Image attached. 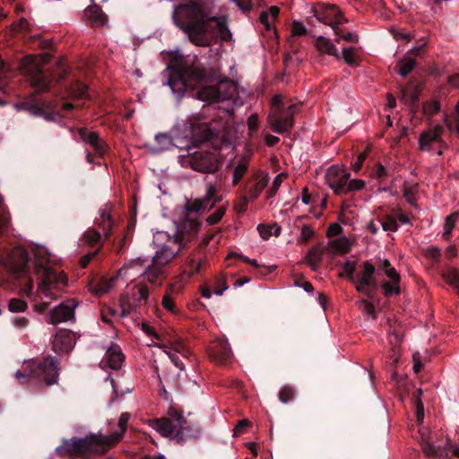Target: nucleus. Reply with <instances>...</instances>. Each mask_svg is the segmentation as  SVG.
<instances>
[{
	"label": "nucleus",
	"mask_w": 459,
	"mask_h": 459,
	"mask_svg": "<svg viewBox=\"0 0 459 459\" xmlns=\"http://www.w3.org/2000/svg\"><path fill=\"white\" fill-rule=\"evenodd\" d=\"M124 361V355L117 346L110 347L103 359L100 365L103 368H108L111 369H118Z\"/></svg>",
	"instance_id": "412c9836"
},
{
	"label": "nucleus",
	"mask_w": 459,
	"mask_h": 459,
	"mask_svg": "<svg viewBox=\"0 0 459 459\" xmlns=\"http://www.w3.org/2000/svg\"><path fill=\"white\" fill-rule=\"evenodd\" d=\"M419 94L416 90L406 89L403 91L402 100L406 105H413L418 101Z\"/></svg>",
	"instance_id": "49530a36"
},
{
	"label": "nucleus",
	"mask_w": 459,
	"mask_h": 459,
	"mask_svg": "<svg viewBox=\"0 0 459 459\" xmlns=\"http://www.w3.org/2000/svg\"><path fill=\"white\" fill-rule=\"evenodd\" d=\"M163 264H158L154 262V259L152 258V264L148 266H144L143 264V275L145 276L146 280L150 283H157L160 281V280L163 277Z\"/></svg>",
	"instance_id": "a878e982"
},
{
	"label": "nucleus",
	"mask_w": 459,
	"mask_h": 459,
	"mask_svg": "<svg viewBox=\"0 0 459 459\" xmlns=\"http://www.w3.org/2000/svg\"><path fill=\"white\" fill-rule=\"evenodd\" d=\"M78 302L74 299H67L55 307L49 314V323L56 325L74 318V310Z\"/></svg>",
	"instance_id": "ddd939ff"
},
{
	"label": "nucleus",
	"mask_w": 459,
	"mask_h": 459,
	"mask_svg": "<svg viewBox=\"0 0 459 459\" xmlns=\"http://www.w3.org/2000/svg\"><path fill=\"white\" fill-rule=\"evenodd\" d=\"M365 183L359 179L348 180L345 191L359 190L364 186Z\"/></svg>",
	"instance_id": "680f3d73"
},
{
	"label": "nucleus",
	"mask_w": 459,
	"mask_h": 459,
	"mask_svg": "<svg viewBox=\"0 0 459 459\" xmlns=\"http://www.w3.org/2000/svg\"><path fill=\"white\" fill-rule=\"evenodd\" d=\"M315 48L321 54L334 56L338 60L341 59L340 53L338 52L336 47L328 38L323 36L316 37L315 40Z\"/></svg>",
	"instance_id": "393cba45"
},
{
	"label": "nucleus",
	"mask_w": 459,
	"mask_h": 459,
	"mask_svg": "<svg viewBox=\"0 0 459 459\" xmlns=\"http://www.w3.org/2000/svg\"><path fill=\"white\" fill-rule=\"evenodd\" d=\"M442 127L435 126L432 128L423 131L419 137V147L422 152L437 151L438 155L442 154L443 141L441 138Z\"/></svg>",
	"instance_id": "9b49d317"
},
{
	"label": "nucleus",
	"mask_w": 459,
	"mask_h": 459,
	"mask_svg": "<svg viewBox=\"0 0 459 459\" xmlns=\"http://www.w3.org/2000/svg\"><path fill=\"white\" fill-rule=\"evenodd\" d=\"M149 296L147 287L143 285L134 286L130 293L123 295L120 298L121 316H125L131 313L134 308L146 301Z\"/></svg>",
	"instance_id": "9d476101"
},
{
	"label": "nucleus",
	"mask_w": 459,
	"mask_h": 459,
	"mask_svg": "<svg viewBox=\"0 0 459 459\" xmlns=\"http://www.w3.org/2000/svg\"><path fill=\"white\" fill-rule=\"evenodd\" d=\"M359 307L370 316H375V307L370 302L362 300Z\"/></svg>",
	"instance_id": "338daca9"
},
{
	"label": "nucleus",
	"mask_w": 459,
	"mask_h": 459,
	"mask_svg": "<svg viewBox=\"0 0 459 459\" xmlns=\"http://www.w3.org/2000/svg\"><path fill=\"white\" fill-rule=\"evenodd\" d=\"M211 16L203 13L200 9L195 11V18L185 27L188 39L200 47L209 46L210 40L206 33L210 30Z\"/></svg>",
	"instance_id": "20e7f679"
},
{
	"label": "nucleus",
	"mask_w": 459,
	"mask_h": 459,
	"mask_svg": "<svg viewBox=\"0 0 459 459\" xmlns=\"http://www.w3.org/2000/svg\"><path fill=\"white\" fill-rule=\"evenodd\" d=\"M218 166L217 158L210 153H195L192 160L193 169L204 173H213Z\"/></svg>",
	"instance_id": "f3484780"
},
{
	"label": "nucleus",
	"mask_w": 459,
	"mask_h": 459,
	"mask_svg": "<svg viewBox=\"0 0 459 459\" xmlns=\"http://www.w3.org/2000/svg\"><path fill=\"white\" fill-rule=\"evenodd\" d=\"M212 22H215L218 32L222 40H229L231 37L230 31L228 28V20L225 16L215 17L211 16Z\"/></svg>",
	"instance_id": "2f4dec72"
},
{
	"label": "nucleus",
	"mask_w": 459,
	"mask_h": 459,
	"mask_svg": "<svg viewBox=\"0 0 459 459\" xmlns=\"http://www.w3.org/2000/svg\"><path fill=\"white\" fill-rule=\"evenodd\" d=\"M117 286V277L114 275L109 279L100 278L99 280L91 281L89 284V290L96 296H101L108 293L111 290L116 289Z\"/></svg>",
	"instance_id": "aec40b11"
},
{
	"label": "nucleus",
	"mask_w": 459,
	"mask_h": 459,
	"mask_svg": "<svg viewBox=\"0 0 459 459\" xmlns=\"http://www.w3.org/2000/svg\"><path fill=\"white\" fill-rule=\"evenodd\" d=\"M161 305L167 311L172 314L177 312L175 301L169 294H166L163 296Z\"/></svg>",
	"instance_id": "603ef678"
},
{
	"label": "nucleus",
	"mask_w": 459,
	"mask_h": 459,
	"mask_svg": "<svg viewBox=\"0 0 459 459\" xmlns=\"http://www.w3.org/2000/svg\"><path fill=\"white\" fill-rule=\"evenodd\" d=\"M248 163L245 160H239L234 168L232 183L237 185L240 182L247 170Z\"/></svg>",
	"instance_id": "58836bf2"
},
{
	"label": "nucleus",
	"mask_w": 459,
	"mask_h": 459,
	"mask_svg": "<svg viewBox=\"0 0 459 459\" xmlns=\"http://www.w3.org/2000/svg\"><path fill=\"white\" fill-rule=\"evenodd\" d=\"M149 425L163 437H178L186 429V422L178 411H175V420L154 419L150 420Z\"/></svg>",
	"instance_id": "6e6552de"
},
{
	"label": "nucleus",
	"mask_w": 459,
	"mask_h": 459,
	"mask_svg": "<svg viewBox=\"0 0 459 459\" xmlns=\"http://www.w3.org/2000/svg\"><path fill=\"white\" fill-rule=\"evenodd\" d=\"M425 255L429 258H431L433 260H438L441 255V253H440V250L437 247L431 246V247L426 248Z\"/></svg>",
	"instance_id": "0e129e2a"
},
{
	"label": "nucleus",
	"mask_w": 459,
	"mask_h": 459,
	"mask_svg": "<svg viewBox=\"0 0 459 459\" xmlns=\"http://www.w3.org/2000/svg\"><path fill=\"white\" fill-rule=\"evenodd\" d=\"M83 238L90 245H95L101 239V233L94 229H89L84 232Z\"/></svg>",
	"instance_id": "de8ad7c7"
},
{
	"label": "nucleus",
	"mask_w": 459,
	"mask_h": 459,
	"mask_svg": "<svg viewBox=\"0 0 459 459\" xmlns=\"http://www.w3.org/2000/svg\"><path fill=\"white\" fill-rule=\"evenodd\" d=\"M196 213L186 210L185 218L178 226L173 239L174 244L179 245V247H189L196 238L201 227Z\"/></svg>",
	"instance_id": "7ed1b4c3"
},
{
	"label": "nucleus",
	"mask_w": 459,
	"mask_h": 459,
	"mask_svg": "<svg viewBox=\"0 0 459 459\" xmlns=\"http://www.w3.org/2000/svg\"><path fill=\"white\" fill-rule=\"evenodd\" d=\"M21 255V262L19 264V270H22L25 263L29 260L28 254L22 248H15L12 254V256Z\"/></svg>",
	"instance_id": "bf43d9fd"
},
{
	"label": "nucleus",
	"mask_w": 459,
	"mask_h": 459,
	"mask_svg": "<svg viewBox=\"0 0 459 459\" xmlns=\"http://www.w3.org/2000/svg\"><path fill=\"white\" fill-rule=\"evenodd\" d=\"M350 174L343 166L333 165L325 172L326 184L335 194L345 192Z\"/></svg>",
	"instance_id": "f8f14e48"
},
{
	"label": "nucleus",
	"mask_w": 459,
	"mask_h": 459,
	"mask_svg": "<svg viewBox=\"0 0 459 459\" xmlns=\"http://www.w3.org/2000/svg\"><path fill=\"white\" fill-rule=\"evenodd\" d=\"M382 228L385 231H391L394 232L398 229V225L396 221L391 217L387 216L382 222H381Z\"/></svg>",
	"instance_id": "864d4df0"
},
{
	"label": "nucleus",
	"mask_w": 459,
	"mask_h": 459,
	"mask_svg": "<svg viewBox=\"0 0 459 459\" xmlns=\"http://www.w3.org/2000/svg\"><path fill=\"white\" fill-rule=\"evenodd\" d=\"M423 49V46L412 48L409 50L403 58L398 64V73L402 76H406L415 66V56Z\"/></svg>",
	"instance_id": "4be33fe9"
},
{
	"label": "nucleus",
	"mask_w": 459,
	"mask_h": 459,
	"mask_svg": "<svg viewBox=\"0 0 459 459\" xmlns=\"http://www.w3.org/2000/svg\"><path fill=\"white\" fill-rule=\"evenodd\" d=\"M36 274L38 276L37 294L48 301L37 304L35 310L43 313L50 302L57 299L65 291L69 280L63 271L41 264H38Z\"/></svg>",
	"instance_id": "f257e3e1"
},
{
	"label": "nucleus",
	"mask_w": 459,
	"mask_h": 459,
	"mask_svg": "<svg viewBox=\"0 0 459 459\" xmlns=\"http://www.w3.org/2000/svg\"><path fill=\"white\" fill-rule=\"evenodd\" d=\"M341 59L349 65H355L359 57V48L355 47L345 48L340 54Z\"/></svg>",
	"instance_id": "f704fd0d"
},
{
	"label": "nucleus",
	"mask_w": 459,
	"mask_h": 459,
	"mask_svg": "<svg viewBox=\"0 0 459 459\" xmlns=\"http://www.w3.org/2000/svg\"><path fill=\"white\" fill-rule=\"evenodd\" d=\"M329 246L333 252L342 255L351 251L352 241L347 237L342 236L330 241Z\"/></svg>",
	"instance_id": "c85d7f7f"
},
{
	"label": "nucleus",
	"mask_w": 459,
	"mask_h": 459,
	"mask_svg": "<svg viewBox=\"0 0 459 459\" xmlns=\"http://www.w3.org/2000/svg\"><path fill=\"white\" fill-rule=\"evenodd\" d=\"M49 60L48 54L40 56H28L25 61V73L30 77L31 86L38 91H45L49 89L50 81L43 74L40 66Z\"/></svg>",
	"instance_id": "39448f33"
},
{
	"label": "nucleus",
	"mask_w": 459,
	"mask_h": 459,
	"mask_svg": "<svg viewBox=\"0 0 459 459\" xmlns=\"http://www.w3.org/2000/svg\"><path fill=\"white\" fill-rule=\"evenodd\" d=\"M101 431L98 434H91L82 438H72L65 441L63 449L70 455H82L88 453L104 452L110 447Z\"/></svg>",
	"instance_id": "f03ea898"
},
{
	"label": "nucleus",
	"mask_w": 459,
	"mask_h": 459,
	"mask_svg": "<svg viewBox=\"0 0 459 459\" xmlns=\"http://www.w3.org/2000/svg\"><path fill=\"white\" fill-rule=\"evenodd\" d=\"M181 248L182 247H179V245L174 244L173 238H169L168 242L160 246V247L156 251L155 255L153 256L154 262L165 266L175 258Z\"/></svg>",
	"instance_id": "a211bd4d"
},
{
	"label": "nucleus",
	"mask_w": 459,
	"mask_h": 459,
	"mask_svg": "<svg viewBox=\"0 0 459 459\" xmlns=\"http://www.w3.org/2000/svg\"><path fill=\"white\" fill-rule=\"evenodd\" d=\"M76 342L75 333L67 329H60L56 332L53 340V349L56 352H69Z\"/></svg>",
	"instance_id": "dca6fc26"
},
{
	"label": "nucleus",
	"mask_w": 459,
	"mask_h": 459,
	"mask_svg": "<svg viewBox=\"0 0 459 459\" xmlns=\"http://www.w3.org/2000/svg\"><path fill=\"white\" fill-rule=\"evenodd\" d=\"M212 349L215 356L223 360L229 359L232 355L230 344L226 341L216 342Z\"/></svg>",
	"instance_id": "473e14b6"
},
{
	"label": "nucleus",
	"mask_w": 459,
	"mask_h": 459,
	"mask_svg": "<svg viewBox=\"0 0 459 459\" xmlns=\"http://www.w3.org/2000/svg\"><path fill=\"white\" fill-rule=\"evenodd\" d=\"M324 254V248L318 245L308 250L305 261L311 267L312 270H317Z\"/></svg>",
	"instance_id": "c756f323"
},
{
	"label": "nucleus",
	"mask_w": 459,
	"mask_h": 459,
	"mask_svg": "<svg viewBox=\"0 0 459 459\" xmlns=\"http://www.w3.org/2000/svg\"><path fill=\"white\" fill-rule=\"evenodd\" d=\"M375 266L369 263L365 262L363 264V270L359 273L358 280L353 282L356 285V290L359 292L368 294L369 289H376L377 284L374 278Z\"/></svg>",
	"instance_id": "2eb2a0df"
},
{
	"label": "nucleus",
	"mask_w": 459,
	"mask_h": 459,
	"mask_svg": "<svg viewBox=\"0 0 459 459\" xmlns=\"http://www.w3.org/2000/svg\"><path fill=\"white\" fill-rule=\"evenodd\" d=\"M8 308L13 313L24 312L27 309V303L20 299H12L9 301Z\"/></svg>",
	"instance_id": "a18cd8bd"
},
{
	"label": "nucleus",
	"mask_w": 459,
	"mask_h": 459,
	"mask_svg": "<svg viewBox=\"0 0 459 459\" xmlns=\"http://www.w3.org/2000/svg\"><path fill=\"white\" fill-rule=\"evenodd\" d=\"M445 281L451 285L459 294V269L455 267L448 268L443 274Z\"/></svg>",
	"instance_id": "72a5a7b5"
},
{
	"label": "nucleus",
	"mask_w": 459,
	"mask_h": 459,
	"mask_svg": "<svg viewBox=\"0 0 459 459\" xmlns=\"http://www.w3.org/2000/svg\"><path fill=\"white\" fill-rule=\"evenodd\" d=\"M10 217L8 213L5 212L4 207L3 205V201L0 198V229L4 230L9 224Z\"/></svg>",
	"instance_id": "13d9d810"
},
{
	"label": "nucleus",
	"mask_w": 459,
	"mask_h": 459,
	"mask_svg": "<svg viewBox=\"0 0 459 459\" xmlns=\"http://www.w3.org/2000/svg\"><path fill=\"white\" fill-rule=\"evenodd\" d=\"M278 396L282 403H287L294 399L295 389L290 385H285L280 388Z\"/></svg>",
	"instance_id": "a19ab883"
},
{
	"label": "nucleus",
	"mask_w": 459,
	"mask_h": 459,
	"mask_svg": "<svg viewBox=\"0 0 459 459\" xmlns=\"http://www.w3.org/2000/svg\"><path fill=\"white\" fill-rule=\"evenodd\" d=\"M75 99H82L87 97V86L82 82H77L72 89V93Z\"/></svg>",
	"instance_id": "3c124183"
},
{
	"label": "nucleus",
	"mask_w": 459,
	"mask_h": 459,
	"mask_svg": "<svg viewBox=\"0 0 459 459\" xmlns=\"http://www.w3.org/2000/svg\"><path fill=\"white\" fill-rule=\"evenodd\" d=\"M85 15L93 25H104L108 17L98 5L90 6L85 11Z\"/></svg>",
	"instance_id": "cd10ccee"
},
{
	"label": "nucleus",
	"mask_w": 459,
	"mask_h": 459,
	"mask_svg": "<svg viewBox=\"0 0 459 459\" xmlns=\"http://www.w3.org/2000/svg\"><path fill=\"white\" fill-rule=\"evenodd\" d=\"M342 228L338 223H333L327 230V236L329 238L341 234Z\"/></svg>",
	"instance_id": "774afa93"
},
{
	"label": "nucleus",
	"mask_w": 459,
	"mask_h": 459,
	"mask_svg": "<svg viewBox=\"0 0 459 459\" xmlns=\"http://www.w3.org/2000/svg\"><path fill=\"white\" fill-rule=\"evenodd\" d=\"M81 139L86 143L92 146L93 150L99 154L102 155L104 152L103 144L100 140V136L96 132L88 131L86 129L80 130Z\"/></svg>",
	"instance_id": "bb28decb"
},
{
	"label": "nucleus",
	"mask_w": 459,
	"mask_h": 459,
	"mask_svg": "<svg viewBox=\"0 0 459 459\" xmlns=\"http://www.w3.org/2000/svg\"><path fill=\"white\" fill-rule=\"evenodd\" d=\"M144 261L141 258L131 261L125 264L116 274L118 282L120 281H133L138 276L143 275V263Z\"/></svg>",
	"instance_id": "6ab92c4d"
},
{
	"label": "nucleus",
	"mask_w": 459,
	"mask_h": 459,
	"mask_svg": "<svg viewBox=\"0 0 459 459\" xmlns=\"http://www.w3.org/2000/svg\"><path fill=\"white\" fill-rule=\"evenodd\" d=\"M403 342V335L399 333L394 331L389 335V342L392 346L391 349V356L394 358V362L398 361V347L400 346L401 342Z\"/></svg>",
	"instance_id": "4c0bfd02"
},
{
	"label": "nucleus",
	"mask_w": 459,
	"mask_h": 459,
	"mask_svg": "<svg viewBox=\"0 0 459 459\" xmlns=\"http://www.w3.org/2000/svg\"><path fill=\"white\" fill-rule=\"evenodd\" d=\"M440 109V104L437 101H431L429 103H426L423 107V111L425 115L427 116H433L436 113H437Z\"/></svg>",
	"instance_id": "6e6d98bb"
},
{
	"label": "nucleus",
	"mask_w": 459,
	"mask_h": 459,
	"mask_svg": "<svg viewBox=\"0 0 459 459\" xmlns=\"http://www.w3.org/2000/svg\"><path fill=\"white\" fill-rule=\"evenodd\" d=\"M385 296L398 295L400 293V280H390L382 285Z\"/></svg>",
	"instance_id": "79ce46f5"
},
{
	"label": "nucleus",
	"mask_w": 459,
	"mask_h": 459,
	"mask_svg": "<svg viewBox=\"0 0 459 459\" xmlns=\"http://www.w3.org/2000/svg\"><path fill=\"white\" fill-rule=\"evenodd\" d=\"M197 99L206 102H217L221 100V95L217 87L205 86L197 91Z\"/></svg>",
	"instance_id": "7c9ffc66"
},
{
	"label": "nucleus",
	"mask_w": 459,
	"mask_h": 459,
	"mask_svg": "<svg viewBox=\"0 0 459 459\" xmlns=\"http://www.w3.org/2000/svg\"><path fill=\"white\" fill-rule=\"evenodd\" d=\"M217 193V184L209 182L206 185L205 195L204 198H198L189 203L186 206V210L194 212H200L208 207H212L219 199H214Z\"/></svg>",
	"instance_id": "4468645a"
},
{
	"label": "nucleus",
	"mask_w": 459,
	"mask_h": 459,
	"mask_svg": "<svg viewBox=\"0 0 459 459\" xmlns=\"http://www.w3.org/2000/svg\"><path fill=\"white\" fill-rule=\"evenodd\" d=\"M224 214L225 208L220 207L212 214L207 217L206 221L209 225L216 224L218 221L221 220Z\"/></svg>",
	"instance_id": "5fc2aeb1"
},
{
	"label": "nucleus",
	"mask_w": 459,
	"mask_h": 459,
	"mask_svg": "<svg viewBox=\"0 0 459 459\" xmlns=\"http://www.w3.org/2000/svg\"><path fill=\"white\" fill-rule=\"evenodd\" d=\"M287 178V174L285 173H281L279 175H277L275 178H274V180L273 182V186H272V188H271V195H274L278 189L280 188L282 181Z\"/></svg>",
	"instance_id": "052dcab7"
},
{
	"label": "nucleus",
	"mask_w": 459,
	"mask_h": 459,
	"mask_svg": "<svg viewBox=\"0 0 459 459\" xmlns=\"http://www.w3.org/2000/svg\"><path fill=\"white\" fill-rule=\"evenodd\" d=\"M28 367L30 373L42 378L48 385H54L58 379V361L56 358L48 356L40 361H30Z\"/></svg>",
	"instance_id": "423d86ee"
},
{
	"label": "nucleus",
	"mask_w": 459,
	"mask_h": 459,
	"mask_svg": "<svg viewBox=\"0 0 459 459\" xmlns=\"http://www.w3.org/2000/svg\"><path fill=\"white\" fill-rule=\"evenodd\" d=\"M313 13L318 22L330 26L333 33H338V26L347 22L340 10L333 4L318 6L313 10Z\"/></svg>",
	"instance_id": "1a4fd4ad"
},
{
	"label": "nucleus",
	"mask_w": 459,
	"mask_h": 459,
	"mask_svg": "<svg viewBox=\"0 0 459 459\" xmlns=\"http://www.w3.org/2000/svg\"><path fill=\"white\" fill-rule=\"evenodd\" d=\"M299 111V105L292 103L281 111H271L267 121L272 130L277 134H282L290 130L293 126V116Z\"/></svg>",
	"instance_id": "0eeeda50"
},
{
	"label": "nucleus",
	"mask_w": 459,
	"mask_h": 459,
	"mask_svg": "<svg viewBox=\"0 0 459 459\" xmlns=\"http://www.w3.org/2000/svg\"><path fill=\"white\" fill-rule=\"evenodd\" d=\"M13 325L18 329H25L29 325V319L24 316H17L13 320Z\"/></svg>",
	"instance_id": "e2e57ef3"
},
{
	"label": "nucleus",
	"mask_w": 459,
	"mask_h": 459,
	"mask_svg": "<svg viewBox=\"0 0 459 459\" xmlns=\"http://www.w3.org/2000/svg\"><path fill=\"white\" fill-rule=\"evenodd\" d=\"M356 269V263L352 261H347L342 265V272L340 273V276L347 279L348 281L354 282L355 279L353 273Z\"/></svg>",
	"instance_id": "37998d69"
},
{
	"label": "nucleus",
	"mask_w": 459,
	"mask_h": 459,
	"mask_svg": "<svg viewBox=\"0 0 459 459\" xmlns=\"http://www.w3.org/2000/svg\"><path fill=\"white\" fill-rule=\"evenodd\" d=\"M28 113H30V115H32L34 117H39V116L44 115V117L47 120H52L53 119L52 115L45 114L43 112V110L34 102H31Z\"/></svg>",
	"instance_id": "4d7b16f0"
},
{
	"label": "nucleus",
	"mask_w": 459,
	"mask_h": 459,
	"mask_svg": "<svg viewBox=\"0 0 459 459\" xmlns=\"http://www.w3.org/2000/svg\"><path fill=\"white\" fill-rule=\"evenodd\" d=\"M111 206L108 204H105L102 208L100 209L99 215L100 217L96 219V224L101 230V233L107 238L110 230L112 229V221H111Z\"/></svg>",
	"instance_id": "b1692460"
},
{
	"label": "nucleus",
	"mask_w": 459,
	"mask_h": 459,
	"mask_svg": "<svg viewBox=\"0 0 459 459\" xmlns=\"http://www.w3.org/2000/svg\"><path fill=\"white\" fill-rule=\"evenodd\" d=\"M307 28L302 22H300L299 21H294L291 23V27H290V36L291 37L303 36L307 33Z\"/></svg>",
	"instance_id": "8fccbe9b"
},
{
	"label": "nucleus",
	"mask_w": 459,
	"mask_h": 459,
	"mask_svg": "<svg viewBox=\"0 0 459 459\" xmlns=\"http://www.w3.org/2000/svg\"><path fill=\"white\" fill-rule=\"evenodd\" d=\"M415 406H416L417 420L419 423H422L423 419H424V408H423V404L420 399L416 400Z\"/></svg>",
	"instance_id": "69168bd1"
},
{
	"label": "nucleus",
	"mask_w": 459,
	"mask_h": 459,
	"mask_svg": "<svg viewBox=\"0 0 459 459\" xmlns=\"http://www.w3.org/2000/svg\"><path fill=\"white\" fill-rule=\"evenodd\" d=\"M378 271H382L390 280H400L399 273L386 259H384L380 262V264L378 265Z\"/></svg>",
	"instance_id": "e433bc0d"
},
{
	"label": "nucleus",
	"mask_w": 459,
	"mask_h": 459,
	"mask_svg": "<svg viewBox=\"0 0 459 459\" xmlns=\"http://www.w3.org/2000/svg\"><path fill=\"white\" fill-rule=\"evenodd\" d=\"M129 419H130L129 413H127V412L122 413L118 420L117 429L113 431L111 434L104 433L105 438L107 439L106 442L108 444H109L110 447L112 446L116 445L117 443H118L122 439V437L126 430V426H127Z\"/></svg>",
	"instance_id": "5701e85b"
},
{
	"label": "nucleus",
	"mask_w": 459,
	"mask_h": 459,
	"mask_svg": "<svg viewBox=\"0 0 459 459\" xmlns=\"http://www.w3.org/2000/svg\"><path fill=\"white\" fill-rule=\"evenodd\" d=\"M315 235V230L309 225H304L301 228L300 236L298 238L299 243H307Z\"/></svg>",
	"instance_id": "09e8293b"
},
{
	"label": "nucleus",
	"mask_w": 459,
	"mask_h": 459,
	"mask_svg": "<svg viewBox=\"0 0 459 459\" xmlns=\"http://www.w3.org/2000/svg\"><path fill=\"white\" fill-rule=\"evenodd\" d=\"M337 32L338 33H334V34L336 36L335 42L338 44L341 42V40H345V41L352 42V43H357L359 41V36L355 32H347V33L343 34L339 26H338Z\"/></svg>",
	"instance_id": "c03bdc74"
},
{
	"label": "nucleus",
	"mask_w": 459,
	"mask_h": 459,
	"mask_svg": "<svg viewBox=\"0 0 459 459\" xmlns=\"http://www.w3.org/2000/svg\"><path fill=\"white\" fill-rule=\"evenodd\" d=\"M257 230L264 239H268L273 234L279 236L281 233V228L277 225L260 224L257 226Z\"/></svg>",
	"instance_id": "ea45409f"
},
{
	"label": "nucleus",
	"mask_w": 459,
	"mask_h": 459,
	"mask_svg": "<svg viewBox=\"0 0 459 459\" xmlns=\"http://www.w3.org/2000/svg\"><path fill=\"white\" fill-rule=\"evenodd\" d=\"M459 220V212H455L446 216L444 223L443 237L448 239L451 236L452 230L455 228L456 221Z\"/></svg>",
	"instance_id": "c9c22d12"
}]
</instances>
